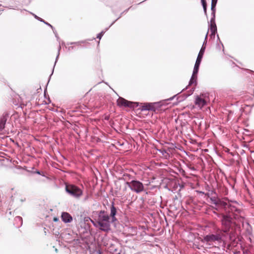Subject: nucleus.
Here are the masks:
<instances>
[{
	"label": "nucleus",
	"instance_id": "27",
	"mask_svg": "<svg viewBox=\"0 0 254 254\" xmlns=\"http://www.w3.org/2000/svg\"><path fill=\"white\" fill-rule=\"evenodd\" d=\"M214 213H215V214H216L217 215H218V214L216 213L215 212H214Z\"/></svg>",
	"mask_w": 254,
	"mask_h": 254
},
{
	"label": "nucleus",
	"instance_id": "26",
	"mask_svg": "<svg viewBox=\"0 0 254 254\" xmlns=\"http://www.w3.org/2000/svg\"><path fill=\"white\" fill-rule=\"evenodd\" d=\"M214 213H215V214H216L217 215H218V214L216 213L215 212H214Z\"/></svg>",
	"mask_w": 254,
	"mask_h": 254
},
{
	"label": "nucleus",
	"instance_id": "15",
	"mask_svg": "<svg viewBox=\"0 0 254 254\" xmlns=\"http://www.w3.org/2000/svg\"><path fill=\"white\" fill-rule=\"evenodd\" d=\"M117 210L116 207L114 206V204H113L111 207V214L110 216L112 218L113 221H114L116 220L115 218V215L116 214Z\"/></svg>",
	"mask_w": 254,
	"mask_h": 254
},
{
	"label": "nucleus",
	"instance_id": "20",
	"mask_svg": "<svg viewBox=\"0 0 254 254\" xmlns=\"http://www.w3.org/2000/svg\"><path fill=\"white\" fill-rule=\"evenodd\" d=\"M230 208L232 211H239V210H237V209H236L234 206H232V205H230Z\"/></svg>",
	"mask_w": 254,
	"mask_h": 254
},
{
	"label": "nucleus",
	"instance_id": "8",
	"mask_svg": "<svg viewBox=\"0 0 254 254\" xmlns=\"http://www.w3.org/2000/svg\"><path fill=\"white\" fill-rule=\"evenodd\" d=\"M204 51H205V47H202L198 53L195 65H194V67L195 72H198V71L199 66L200 65L201 60L202 59V57H203V54L204 53Z\"/></svg>",
	"mask_w": 254,
	"mask_h": 254
},
{
	"label": "nucleus",
	"instance_id": "11",
	"mask_svg": "<svg viewBox=\"0 0 254 254\" xmlns=\"http://www.w3.org/2000/svg\"><path fill=\"white\" fill-rule=\"evenodd\" d=\"M62 219L65 223L70 222L72 220L71 216L67 212H63L62 213Z\"/></svg>",
	"mask_w": 254,
	"mask_h": 254
},
{
	"label": "nucleus",
	"instance_id": "18",
	"mask_svg": "<svg viewBox=\"0 0 254 254\" xmlns=\"http://www.w3.org/2000/svg\"><path fill=\"white\" fill-rule=\"evenodd\" d=\"M205 12H206V2L205 0H201Z\"/></svg>",
	"mask_w": 254,
	"mask_h": 254
},
{
	"label": "nucleus",
	"instance_id": "7",
	"mask_svg": "<svg viewBox=\"0 0 254 254\" xmlns=\"http://www.w3.org/2000/svg\"><path fill=\"white\" fill-rule=\"evenodd\" d=\"M160 107L159 103H145L142 106V110H148L156 112V110Z\"/></svg>",
	"mask_w": 254,
	"mask_h": 254
},
{
	"label": "nucleus",
	"instance_id": "21",
	"mask_svg": "<svg viewBox=\"0 0 254 254\" xmlns=\"http://www.w3.org/2000/svg\"><path fill=\"white\" fill-rule=\"evenodd\" d=\"M15 220H18L19 221L21 222V223H22V219L20 216H17L15 217Z\"/></svg>",
	"mask_w": 254,
	"mask_h": 254
},
{
	"label": "nucleus",
	"instance_id": "9",
	"mask_svg": "<svg viewBox=\"0 0 254 254\" xmlns=\"http://www.w3.org/2000/svg\"><path fill=\"white\" fill-rule=\"evenodd\" d=\"M206 101L203 98V95L200 96H197L195 100V104L200 109H201L206 104Z\"/></svg>",
	"mask_w": 254,
	"mask_h": 254
},
{
	"label": "nucleus",
	"instance_id": "22",
	"mask_svg": "<svg viewBox=\"0 0 254 254\" xmlns=\"http://www.w3.org/2000/svg\"><path fill=\"white\" fill-rule=\"evenodd\" d=\"M85 221H88V220H90L91 221V220H92L91 219H90L89 217H87V218H85Z\"/></svg>",
	"mask_w": 254,
	"mask_h": 254
},
{
	"label": "nucleus",
	"instance_id": "12",
	"mask_svg": "<svg viewBox=\"0 0 254 254\" xmlns=\"http://www.w3.org/2000/svg\"><path fill=\"white\" fill-rule=\"evenodd\" d=\"M7 121V115H3L0 119V131H2L5 127Z\"/></svg>",
	"mask_w": 254,
	"mask_h": 254
},
{
	"label": "nucleus",
	"instance_id": "6",
	"mask_svg": "<svg viewBox=\"0 0 254 254\" xmlns=\"http://www.w3.org/2000/svg\"><path fill=\"white\" fill-rule=\"evenodd\" d=\"M117 105L119 107H129L133 108L134 105L137 106V103L136 102H133L127 101L122 97H119L117 101Z\"/></svg>",
	"mask_w": 254,
	"mask_h": 254
},
{
	"label": "nucleus",
	"instance_id": "2",
	"mask_svg": "<svg viewBox=\"0 0 254 254\" xmlns=\"http://www.w3.org/2000/svg\"><path fill=\"white\" fill-rule=\"evenodd\" d=\"M223 236L222 231H218L216 234H212L205 236L201 241L206 245L209 246L210 248L215 247L216 244L221 242Z\"/></svg>",
	"mask_w": 254,
	"mask_h": 254
},
{
	"label": "nucleus",
	"instance_id": "25",
	"mask_svg": "<svg viewBox=\"0 0 254 254\" xmlns=\"http://www.w3.org/2000/svg\"><path fill=\"white\" fill-rule=\"evenodd\" d=\"M214 213H215V214H216L217 215H218V214L216 213L215 212H214Z\"/></svg>",
	"mask_w": 254,
	"mask_h": 254
},
{
	"label": "nucleus",
	"instance_id": "23",
	"mask_svg": "<svg viewBox=\"0 0 254 254\" xmlns=\"http://www.w3.org/2000/svg\"><path fill=\"white\" fill-rule=\"evenodd\" d=\"M54 220L55 221H57L58 220V218H54Z\"/></svg>",
	"mask_w": 254,
	"mask_h": 254
},
{
	"label": "nucleus",
	"instance_id": "16",
	"mask_svg": "<svg viewBox=\"0 0 254 254\" xmlns=\"http://www.w3.org/2000/svg\"><path fill=\"white\" fill-rule=\"evenodd\" d=\"M217 0H212L211 1V10L212 12L214 14L215 11V6L217 3Z\"/></svg>",
	"mask_w": 254,
	"mask_h": 254
},
{
	"label": "nucleus",
	"instance_id": "13",
	"mask_svg": "<svg viewBox=\"0 0 254 254\" xmlns=\"http://www.w3.org/2000/svg\"><path fill=\"white\" fill-rule=\"evenodd\" d=\"M210 22L211 24L210 27V31L212 35H215V32L217 31V27L215 23L214 19L213 18L211 19Z\"/></svg>",
	"mask_w": 254,
	"mask_h": 254
},
{
	"label": "nucleus",
	"instance_id": "3",
	"mask_svg": "<svg viewBox=\"0 0 254 254\" xmlns=\"http://www.w3.org/2000/svg\"><path fill=\"white\" fill-rule=\"evenodd\" d=\"M65 190L67 193L75 198H79L83 194L82 190L73 184L66 183Z\"/></svg>",
	"mask_w": 254,
	"mask_h": 254
},
{
	"label": "nucleus",
	"instance_id": "10",
	"mask_svg": "<svg viewBox=\"0 0 254 254\" xmlns=\"http://www.w3.org/2000/svg\"><path fill=\"white\" fill-rule=\"evenodd\" d=\"M215 207H213V208L217 210H226L227 206H228V204L220 199L215 205Z\"/></svg>",
	"mask_w": 254,
	"mask_h": 254
},
{
	"label": "nucleus",
	"instance_id": "4",
	"mask_svg": "<svg viewBox=\"0 0 254 254\" xmlns=\"http://www.w3.org/2000/svg\"><path fill=\"white\" fill-rule=\"evenodd\" d=\"M130 190L137 193L142 192L144 190L143 184L137 180H132L129 182H127L126 183Z\"/></svg>",
	"mask_w": 254,
	"mask_h": 254
},
{
	"label": "nucleus",
	"instance_id": "14",
	"mask_svg": "<svg viewBox=\"0 0 254 254\" xmlns=\"http://www.w3.org/2000/svg\"><path fill=\"white\" fill-rule=\"evenodd\" d=\"M198 72H195L194 69H193V73L191 76V79L189 82V85H191L193 83H194V85H196V77H197V74Z\"/></svg>",
	"mask_w": 254,
	"mask_h": 254
},
{
	"label": "nucleus",
	"instance_id": "19",
	"mask_svg": "<svg viewBox=\"0 0 254 254\" xmlns=\"http://www.w3.org/2000/svg\"><path fill=\"white\" fill-rule=\"evenodd\" d=\"M103 34H104L103 32L100 33L99 34H98V35L97 36V38H98L99 40H100L101 39L102 37L103 36Z\"/></svg>",
	"mask_w": 254,
	"mask_h": 254
},
{
	"label": "nucleus",
	"instance_id": "24",
	"mask_svg": "<svg viewBox=\"0 0 254 254\" xmlns=\"http://www.w3.org/2000/svg\"><path fill=\"white\" fill-rule=\"evenodd\" d=\"M214 213H215V214H216L217 215H218V214L216 213L215 212H214Z\"/></svg>",
	"mask_w": 254,
	"mask_h": 254
},
{
	"label": "nucleus",
	"instance_id": "5",
	"mask_svg": "<svg viewBox=\"0 0 254 254\" xmlns=\"http://www.w3.org/2000/svg\"><path fill=\"white\" fill-rule=\"evenodd\" d=\"M222 218L221 219L222 231V234L224 236V233H227L231 227L232 218L228 215L222 214Z\"/></svg>",
	"mask_w": 254,
	"mask_h": 254
},
{
	"label": "nucleus",
	"instance_id": "17",
	"mask_svg": "<svg viewBox=\"0 0 254 254\" xmlns=\"http://www.w3.org/2000/svg\"><path fill=\"white\" fill-rule=\"evenodd\" d=\"M211 202L214 204L215 205L218 203V202L220 200V198L217 197H211L210 198Z\"/></svg>",
	"mask_w": 254,
	"mask_h": 254
},
{
	"label": "nucleus",
	"instance_id": "1",
	"mask_svg": "<svg viewBox=\"0 0 254 254\" xmlns=\"http://www.w3.org/2000/svg\"><path fill=\"white\" fill-rule=\"evenodd\" d=\"M110 216L106 214L105 211L101 210L98 213V217L97 221L91 220L93 225L98 228L100 230L108 232L110 230Z\"/></svg>",
	"mask_w": 254,
	"mask_h": 254
}]
</instances>
